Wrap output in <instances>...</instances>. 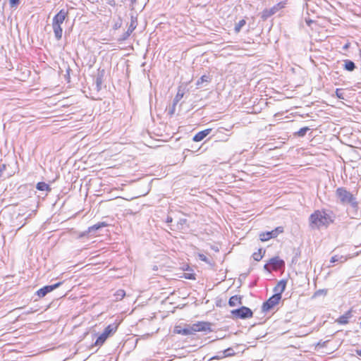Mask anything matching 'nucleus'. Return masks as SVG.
Here are the masks:
<instances>
[{
    "instance_id": "4468645a",
    "label": "nucleus",
    "mask_w": 361,
    "mask_h": 361,
    "mask_svg": "<svg viewBox=\"0 0 361 361\" xmlns=\"http://www.w3.org/2000/svg\"><path fill=\"white\" fill-rule=\"evenodd\" d=\"M286 287V281L281 280L278 282L277 285L274 288L275 293H280L282 296V293L284 292Z\"/></svg>"
},
{
    "instance_id": "79ce46f5",
    "label": "nucleus",
    "mask_w": 361,
    "mask_h": 361,
    "mask_svg": "<svg viewBox=\"0 0 361 361\" xmlns=\"http://www.w3.org/2000/svg\"><path fill=\"white\" fill-rule=\"evenodd\" d=\"M166 222L167 223L172 222V218L171 216H168L166 219Z\"/></svg>"
},
{
    "instance_id": "c9c22d12",
    "label": "nucleus",
    "mask_w": 361,
    "mask_h": 361,
    "mask_svg": "<svg viewBox=\"0 0 361 361\" xmlns=\"http://www.w3.org/2000/svg\"><path fill=\"white\" fill-rule=\"evenodd\" d=\"M6 164H3L0 165V177L2 176L3 172L6 169Z\"/></svg>"
},
{
    "instance_id": "e433bc0d",
    "label": "nucleus",
    "mask_w": 361,
    "mask_h": 361,
    "mask_svg": "<svg viewBox=\"0 0 361 361\" xmlns=\"http://www.w3.org/2000/svg\"><path fill=\"white\" fill-rule=\"evenodd\" d=\"M185 278L187 279H195L194 274H185Z\"/></svg>"
},
{
    "instance_id": "f03ea898",
    "label": "nucleus",
    "mask_w": 361,
    "mask_h": 361,
    "mask_svg": "<svg viewBox=\"0 0 361 361\" xmlns=\"http://www.w3.org/2000/svg\"><path fill=\"white\" fill-rule=\"evenodd\" d=\"M68 11L67 10L61 9L56 13L52 20V28L54 30L55 38L60 40L62 37L63 29L61 27L62 23L68 18Z\"/></svg>"
},
{
    "instance_id": "aec40b11",
    "label": "nucleus",
    "mask_w": 361,
    "mask_h": 361,
    "mask_svg": "<svg viewBox=\"0 0 361 361\" xmlns=\"http://www.w3.org/2000/svg\"><path fill=\"white\" fill-rule=\"evenodd\" d=\"M36 188L38 190H40V191H51V187L49 186V185H48L47 183H44V182H39L37 185H36Z\"/></svg>"
},
{
    "instance_id": "b1692460",
    "label": "nucleus",
    "mask_w": 361,
    "mask_h": 361,
    "mask_svg": "<svg viewBox=\"0 0 361 361\" xmlns=\"http://www.w3.org/2000/svg\"><path fill=\"white\" fill-rule=\"evenodd\" d=\"M246 22L244 19L240 20L238 23L235 25L234 30L236 33H238L241 28L245 25Z\"/></svg>"
},
{
    "instance_id": "39448f33",
    "label": "nucleus",
    "mask_w": 361,
    "mask_h": 361,
    "mask_svg": "<svg viewBox=\"0 0 361 361\" xmlns=\"http://www.w3.org/2000/svg\"><path fill=\"white\" fill-rule=\"evenodd\" d=\"M231 314L235 318L247 319L252 317V311L247 307L243 306L238 309L231 311Z\"/></svg>"
},
{
    "instance_id": "f704fd0d",
    "label": "nucleus",
    "mask_w": 361,
    "mask_h": 361,
    "mask_svg": "<svg viewBox=\"0 0 361 361\" xmlns=\"http://www.w3.org/2000/svg\"><path fill=\"white\" fill-rule=\"evenodd\" d=\"M20 3V0H9L10 6L16 8Z\"/></svg>"
},
{
    "instance_id": "7c9ffc66",
    "label": "nucleus",
    "mask_w": 361,
    "mask_h": 361,
    "mask_svg": "<svg viewBox=\"0 0 361 361\" xmlns=\"http://www.w3.org/2000/svg\"><path fill=\"white\" fill-rule=\"evenodd\" d=\"M132 34L131 32H129L128 30L126 32H124L122 36L121 37V38L119 39L120 41H124L126 39H127L130 35Z\"/></svg>"
},
{
    "instance_id": "c03bdc74",
    "label": "nucleus",
    "mask_w": 361,
    "mask_h": 361,
    "mask_svg": "<svg viewBox=\"0 0 361 361\" xmlns=\"http://www.w3.org/2000/svg\"><path fill=\"white\" fill-rule=\"evenodd\" d=\"M110 5H114L115 3H114V1H109V3Z\"/></svg>"
},
{
    "instance_id": "ea45409f",
    "label": "nucleus",
    "mask_w": 361,
    "mask_h": 361,
    "mask_svg": "<svg viewBox=\"0 0 361 361\" xmlns=\"http://www.w3.org/2000/svg\"><path fill=\"white\" fill-rule=\"evenodd\" d=\"M187 220L185 219H180V224H185Z\"/></svg>"
},
{
    "instance_id": "7ed1b4c3",
    "label": "nucleus",
    "mask_w": 361,
    "mask_h": 361,
    "mask_svg": "<svg viewBox=\"0 0 361 361\" xmlns=\"http://www.w3.org/2000/svg\"><path fill=\"white\" fill-rule=\"evenodd\" d=\"M336 195L342 204H350L354 209L357 208L358 202L355 197L345 188H338L336 190Z\"/></svg>"
},
{
    "instance_id": "de8ad7c7",
    "label": "nucleus",
    "mask_w": 361,
    "mask_h": 361,
    "mask_svg": "<svg viewBox=\"0 0 361 361\" xmlns=\"http://www.w3.org/2000/svg\"><path fill=\"white\" fill-rule=\"evenodd\" d=\"M32 312H33V311L30 310V311L27 312L26 314H30V313H32Z\"/></svg>"
},
{
    "instance_id": "5701e85b",
    "label": "nucleus",
    "mask_w": 361,
    "mask_h": 361,
    "mask_svg": "<svg viewBox=\"0 0 361 361\" xmlns=\"http://www.w3.org/2000/svg\"><path fill=\"white\" fill-rule=\"evenodd\" d=\"M108 336L105 335L104 333H102L96 340L95 341V345H102L104 341L106 340Z\"/></svg>"
},
{
    "instance_id": "20e7f679",
    "label": "nucleus",
    "mask_w": 361,
    "mask_h": 361,
    "mask_svg": "<svg viewBox=\"0 0 361 361\" xmlns=\"http://www.w3.org/2000/svg\"><path fill=\"white\" fill-rule=\"evenodd\" d=\"M281 300L280 293H275L270 297L266 302H264L262 307V312H268L277 305Z\"/></svg>"
},
{
    "instance_id": "0eeeda50",
    "label": "nucleus",
    "mask_w": 361,
    "mask_h": 361,
    "mask_svg": "<svg viewBox=\"0 0 361 361\" xmlns=\"http://www.w3.org/2000/svg\"><path fill=\"white\" fill-rule=\"evenodd\" d=\"M192 331L193 332V334H195V332L198 331L210 332L212 331L211 324L207 322H200L197 324H194L192 326Z\"/></svg>"
},
{
    "instance_id": "a18cd8bd",
    "label": "nucleus",
    "mask_w": 361,
    "mask_h": 361,
    "mask_svg": "<svg viewBox=\"0 0 361 361\" xmlns=\"http://www.w3.org/2000/svg\"><path fill=\"white\" fill-rule=\"evenodd\" d=\"M86 234V233H82V234L80 235V237L82 238L83 236H85Z\"/></svg>"
},
{
    "instance_id": "423d86ee",
    "label": "nucleus",
    "mask_w": 361,
    "mask_h": 361,
    "mask_svg": "<svg viewBox=\"0 0 361 361\" xmlns=\"http://www.w3.org/2000/svg\"><path fill=\"white\" fill-rule=\"evenodd\" d=\"M283 232V228L282 226H279L276 228L274 230L271 231H268L266 233H262L259 235L260 240L262 241H267L271 238H276L279 233Z\"/></svg>"
},
{
    "instance_id": "9d476101",
    "label": "nucleus",
    "mask_w": 361,
    "mask_h": 361,
    "mask_svg": "<svg viewBox=\"0 0 361 361\" xmlns=\"http://www.w3.org/2000/svg\"><path fill=\"white\" fill-rule=\"evenodd\" d=\"M279 5L274 6L269 9H264L262 13L261 18L265 20L272 15L275 14L279 11Z\"/></svg>"
},
{
    "instance_id": "f3484780",
    "label": "nucleus",
    "mask_w": 361,
    "mask_h": 361,
    "mask_svg": "<svg viewBox=\"0 0 361 361\" xmlns=\"http://www.w3.org/2000/svg\"><path fill=\"white\" fill-rule=\"evenodd\" d=\"M212 80V78L210 75H204L200 77V78L197 81L196 85L199 87H202V85L204 82L207 84L209 83Z\"/></svg>"
},
{
    "instance_id": "6e6552de",
    "label": "nucleus",
    "mask_w": 361,
    "mask_h": 361,
    "mask_svg": "<svg viewBox=\"0 0 361 361\" xmlns=\"http://www.w3.org/2000/svg\"><path fill=\"white\" fill-rule=\"evenodd\" d=\"M62 284V282H58L53 285L45 286L37 291V295L39 298L44 297L47 293L51 292L56 288H59Z\"/></svg>"
},
{
    "instance_id": "72a5a7b5",
    "label": "nucleus",
    "mask_w": 361,
    "mask_h": 361,
    "mask_svg": "<svg viewBox=\"0 0 361 361\" xmlns=\"http://www.w3.org/2000/svg\"><path fill=\"white\" fill-rule=\"evenodd\" d=\"M327 293V290H324V289H320V290H317L315 293H314V297H317V296H319L322 294L324 295H326Z\"/></svg>"
},
{
    "instance_id": "c756f323",
    "label": "nucleus",
    "mask_w": 361,
    "mask_h": 361,
    "mask_svg": "<svg viewBox=\"0 0 361 361\" xmlns=\"http://www.w3.org/2000/svg\"><path fill=\"white\" fill-rule=\"evenodd\" d=\"M198 258L200 260L203 261L209 264H211V261L204 254L199 253Z\"/></svg>"
},
{
    "instance_id": "6ab92c4d",
    "label": "nucleus",
    "mask_w": 361,
    "mask_h": 361,
    "mask_svg": "<svg viewBox=\"0 0 361 361\" xmlns=\"http://www.w3.org/2000/svg\"><path fill=\"white\" fill-rule=\"evenodd\" d=\"M343 67L344 69L348 71H353L355 69L356 66L353 61L347 59L344 61Z\"/></svg>"
},
{
    "instance_id": "9b49d317",
    "label": "nucleus",
    "mask_w": 361,
    "mask_h": 361,
    "mask_svg": "<svg viewBox=\"0 0 361 361\" xmlns=\"http://www.w3.org/2000/svg\"><path fill=\"white\" fill-rule=\"evenodd\" d=\"M212 128H207L204 130L198 132L197 134L195 135L192 140L195 142H200L204 138H205L209 133L212 132Z\"/></svg>"
},
{
    "instance_id": "a211bd4d",
    "label": "nucleus",
    "mask_w": 361,
    "mask_h": 361,
    "mask_svg": "<svg viewBox=\"0 0 361 361\" xmlns=\"http://www.w3.org/2000/svg\"><path fill=\"white\" fill-rule=\"evenodd\" d=\"M241 300H242V298L240 296L233 295L230 298L229 301H228V305L231 307H234L238 304L241 305L242 304Z\"/></svg>"
},
{
    "instance_id": "4c0bfd02",
    "label": "nucleus",
    "mask_w": 361,
    "mask_h": 361,
    "mask_svg": "<svg viewBox=\"0 0 361 361\" xmlns=\"http://www.w3.org/2000/svg\"><path fill=\"white\" fill-rule=\"evenodd\" d=\"M269 266H271V265H270V264H269V262H268V263H267V264H264V269L265 270H267V271H270L271 270H270Z\"/></svg>"
},
{
    "instance_id": "cd10ccee",
    "label": "nucleus",
    "mask_w": 361,
    "mask_h": 361,
    "mask_svg": "<svg viewBox=\"0 0 361 361\" xmlns=\"http://www.w3.org/2000/svg\"><path fill=\"white\" fill-rule=\"evenodd\" d=\"M310 129L308 127H303L300 128L297 133H295V135H297L298 137H304L307 131H309Z\"/></svg>"
},
{
    "instance_id": "c85d7f7f",
    "label": "nucleus",
    "mask_w": 361,
    "mask_h": 361,
    "mask_svg": "<svg viewBox=\"0 0 361 361\" xmlns=\"http://www.w3.org/2000/svg\"><path fill=\"white\" fill-rule=\"evenodd\" d=\"M345 259H346L343 256L334 255V256L331 257L330 262L331 263H334V262H336L338 261L345 262Z\"/></svg>"
},
{
    "instance_id": "4be33fe9",
    "label": "nucleus",
    "mask_w": 361,
    "mask_h": 361,
    "mask_svg": "<svg viewBox=\"0 0 361 361\" xmlns=\"http://www.w3.org/2000/svg\"><path fill=\"white\" fill-rule=\"evenodd\" d=\"M116 329H117V325H115V324H109V325H108V326L105 328V329H104V332H103V333L109 337V336L111 333L115 332V331H116Z\"/></svg>"
},
{
    "instance_id": "393cba45",
    "label": "nucleus",
    "mask_w": 361,
    "mask_h": 361,
    "mask_svg": "<svg viewBox=\"0 0 361 361\" xmlns=\"http://www.w3.org/2000/svg\"><path fill=\"white\" fill-rule=\"evenodd\" d=\"M125 295L126 292L124 291V290L122 289L118 290L114 294L116 300H122L125 297Z\"/></svg>"
},
{
    "instance_id": "58836bf2",
    "label": "nucleus",
    "mask_w": 361,
    "mask_h": 361,
    "mask_svg": "<svg viewBox=\"0 0 361 361\" xmlns=\"http://www.w3.org/2000/svg\"><path fill=\"white\" fill-rule=\"evenodd\" d=\"M175 106H173V105L172 109L169 111V114H170L171 115L173 114L174 111H175Z\"/></svg>"
},
{
    "instance_id": "f257e3e1",
    "label": "nucleus",
    "mask_w": 361,
    "mask_h": 361,
    "mask_svg": "<svg viewBox=\"0 0 361 361\" xmlns=\"http://www.w3.org/2000/svg\"><path fill=\"white\" fill-rule=\"evenodd\" d=\"M309 222L312 229L327 228L334 222L333 213L326 210H316L310 216Z\"/></svg>"
},
{
    "instance_id": "2eb2a0df",
    "label": "nucleus",
    "mask_w": 361,
    "mask_h": 361,
    "mask_svg": "<svg viewBox=\"0 0 361 361\" xmlns=\"http://www.w3.org/2000/svg\"><path fill=\"white\" fill-rule=\"evenodd\" d=\"M137 25V15L131 14L130 15V23L129 27L128 28V30L129 32H133L135 30Z\"/></svg>"
},
{
    "instance_id": "dca6fc26",
    "label": "nucleus",
    "mask_w": 361,
    "mask_h": 361,
    "mask_svg": "<svg viewBox=\"0 0 361 361\" xmlns=\"http://www.w3.org/2000/svg\"><path fill=\"white\" fill-rule=\"evenodd\" d=\"M174 332L185 336L193 334V332L192 331V326L184 329H179V327L176 326L174 329Z\"/></svg>"
},
{
    "instance_id": "a19ab883",
    "label": "nucleus",
    "mask_w": 361,
    "mask_h": 361,
    "mask_svg": "<svg viewBox=\"0 0 361 361\" xmlns=\"http://www.w3.org/2000/svg\"><path fill=\"white\" fill-rule=\"evenodd\" d=\"M355 353L357 355L360 356L361 357V349L360 350H355Z\"/></svg>"
},
{
    "instance_id": "2f4dec72",
    "label": "nucleus",
    "mask_w": 361,
    "mask_h": 361,
    "mask_svg": "<svg viewBox=\"0 0 361 361\" xmlns=\"http://www.w3.org/2000/svg\"><path fill=\"white\" fill-rule=\"evenodd\" d=\"M336 95L338 99H344V95L342 89H336Z\"/></svg>"
},
{
    "instance_id": "bb28decb",
    "label": "nucleus",
    "mask_w": 361,
    "mask_h": 361,
    "mask_svg": "<svg viewBox=\"0 0 361 361\" xmlns=\"http://www.w3.org/2000/svg\"><path fill=\"white\" fill-rule=\"evenodd\" d=\"M102 82H103L102 75L99 74L95 79L96 87H97V90L98 91L101 90V86H102Z\"/></svg>"
},
{
    "instance_id": "a878e982",
    "label": "nucleus",
    "mask_w": 361,
    "mask_h": 361,
    "mask_svg": "<svg viewBox=\"0 0 361 361\" xmlns=\"http://www.w3.org/2000/svg\"><path fill=\"white\" fill-rule=\"evenodd\" d=\"M262 249L260 248L258 250L257 252L253 253L252 257L255 261L259 262L262 259L263 254L262 253Z\"/></svg>"
},
{
    "instance_id": "49530a36",
    "label": "nucleus",
    "mask_w": 361,
    "mask_h": 361,
    "mask_svg": "<svg viewBox=\"0 0 361 361\" xmlns=\"http://www.w3.org/2000/svg\"><path fill=\"white\" fill-rule=\"evenodd\" d=\"M71 71L70 68H68L67 69V74L69 75V71Z\"/></svg>"
},
{
    "instance_id": "f8f14e48",
    "label": "nucleus",
    "mask_w": 361,
    "mask_h": 361,
    "mask_svg": "<svg viewBox=\"0 0 361 361\" xmlns=\"http://www.w3.org/2000/svg\"><path fill=\"white\" fill-rule=\"evenodd\" d=\"M234 355H235L234 350L231 348H228L226 349L225 350L220 352L219 355L214 356V357H212L210 360H214V359L219 360V359L224 358L226 357L233 356Z\"/></svg>"
},
{
    "instance_id": "1a4fd4ad",
    "label": "nucleus",
    "mask_w": 361,
    "mask_h": 361,
    "mask_svg": "<svg viewBox=\"0 0 361 361\" xmlns=\"http://www.w3.org/2000/svg\"><path fill=\"white\" fill-rule=\"evenodd\" d=\"M269 264L273 267L274 269L283 267L285 262L283 260L279 259V257H274L269 259Z\"/></svg>"
},
{
    "instance_id": "412c9836",
    "label": "nucleus",
    "mask_w": 361,
    "mask_h": 361,
    "mask_svg": "<svg viewBox=\"0 0 361 361\" xmlns=\"http://www.w3.org/2000/svg\"><path fill=\"white\" fill-rule=\"evenodd\" d=\"M106 225L107 224L104 222H99V223L93 225L92 226L89 227L87 233H92V232L96 231L100 229L101 228L106 226Z\"/></svg>"
},
{
    "instance_id": "37998d69",
    "label": "nucleus",
    "mask_w": 361,
    "mask_h": 361,
    "mask_svg": "<svg viewBox=\"0 0 361 361\" xmlns=\"http://www.w3.org/2000/svg\"><path fill=\"white\" fill-rule=\"evenodd\" d=\"M324 343H325V342H324L323 343H321V342H319V343H317V345L323 346V345H324Z\"/></svg>"
},
{
    "instance_id": "473e14b6",
    "label": "nucleus",
    "mask_w": 361,
    "mask_h": 361,
    "mask_svg": "<svg viewBox=\"0 0 361 361\" xmlns=\"http://www.w3.org/2000/svg\"><path fill=\"white\" fill-rule=\"evenodd\" d=\"M183 94H180V92H178L176 95L174 99H173V106H176L177 103L179 102V100L183 97Z\"/></svg>"
},
{
    "instance_id": "ddd939ff",
    "label": "nucleus",
    "mask_w": 361,
    "mask_h": 361,
    "mask_svg": "<svg viewBox=\"0 0 361 361\" xmlns=\"http://www.w3.org/2000/svg\"><path fill=\"white\" fill-rule=\"evenodd\" d=\"M353 317L352 311L348 310L344 314L339 317L336 320V322L340 324H346L349 322V319H350Z\"/></svg>"
}]
</instances>
